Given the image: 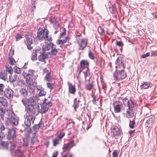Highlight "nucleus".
Instances as JSON below:
<instances>
[{"mask_svg": "<svg viewBox=\"0 0 157 157\" xmlns=\"http://www.w3.org/2000/svg\"><path fill=\"white\" fill-rule=\"evenodd\" d=\"M127 76L126 73L124 71V69H117L113 74L114 79L117 81L123 79Z\"/></svg>", "mask_w": 157, "mask_h": 157, "instance_id": "obj_8", "label": "nucleus"}, {"mask_svg": "<svg viewBox=\"0 0 157 157\" xmlns=\"http://www.w3.org/2000/svg\"><path fill=\"white\" fill-rule=\"evenodd\" d=\"M92 97L93 98V99L92 100V102L94 104H96V101H97V98L96 96H92Z\"/></svg>", "mask_w": 157, "mask_h": 157, "instance_id": "obj_56", "label": "nucleus"}, {"mask_svg": "<svg viewBox=\"0 0 157 157\" xmlns=\"http://www.w3.org/2000/svg\"><path fill=\"white\" fill-rule=\"evenodd\" d=\"M44 39L47 40L49 41H51L52 40V37L51 36H50L48 38V37L46 38H45Z\"/></svg>", "mask_w": 157, "mask_h": 157, "instance_id": "obj_62", "label": "nucleus"}, {"mask_svg": "<svg viewBox=\"0 0 157 157\" xmlns=\"http://www.w3.org/2000/svg\"><path fill=\"white\" fill-rule=\"evenodd\" d=\"M98 33L101 35H103L104 34V30L101 26H99L98 29Z\"/></svg>", "mask_w": 157, "mask_h": 157, "instance_id": "obj_38", "label": "nucleus"}, {"mask_svg": "<svg viewBox=\"0 0 157 157\" xmlns=\"http://www.w3.org/2000/svg\"><path fill=\"white\" fill-rule=\"evenodd\" d=\"M61 141V140H59L57 137L55 138L52 140L53 146H56L58 144H59V142Z\"/></svg>", "mask_w": 157, "mask_h": 157, "instance_id": "obj_32", "label": "nucleus"}, {"mask_svg": "<svg viewBox=\"0 0 157 157\" xmlns=\"http://www.w3.org/2000/svg\"><path fill=\"white\" fill-rule=\"evenodd\" d=\"M5 87L4 85L2 84H0V95L3 94L4 92L3 89Z\"/></svg>", "mask_w": 157, "mask_h": 157, "instance_id": "obj_39", "label": "nucleus"}, {"mask_svg": "<svg viewBox=\"0 0 157 157\" xmlns=\"http://www.w3.org/2000/svg\"><path fill=\"white\" fill-rule=\"evenodd\" d=\"M32 122L33 123L34 122V121L33 122V121H32L31 122ZM24 125L22 124V125L23 127V129H22L21 130L22 131L23 130L24 131H25L26 130L28 133H32L33 134H34L35 135H36V132H37L38 130L39 129V128L41 127L42 126H43L44 125L42 123L40 122H39L38 124H36L33 127V131L32 130V129L30 128L31 125H30L29 127L27 128L25 124V122H24ZM30 125H31V124Z\"/></svg>", "mask_w": 157, "mask_h": 157, "instance_id": "obj_6", "label": "nucleus"}, {"mask_svg": "<svg viewBox=\"0 0 157 157\" xmlns=\"http://www.w3.org/2000/svg\"><path fill=\"white\" fill-rule=\"evenodd\" d=\"M151 56H157V53L156 52L154 51H152L151 52Z\"/></svg>", "mask_w": 157, "mask_h": 157, "instance_id": "obj_58", "label": "nucleus"}, {"mask_svg": "<svg viewBox=\"0 0 157 157\" xmlns=\"http://www.w3.org/2000/svg\"><path fill=\"white\" fill-rule=\"evenodd\" d=\"M83 73L84 74V76L86 81H90L89 79L88 80H87V77L90 76V72L89 71V68H86V69H85V71H83Z\"/></svg>", "mask_w": 157, "mask_h": 157, "instance_id": "obj_28", "label": "nucleus"}, {"mask_svg": "<svg viewBox=\"0 0 157 157\" xmlns=\"http://www.w3.org/2000/svg\"><path fill=\"white\" fill-rule=\"evenodd\" d=\"M47 86L48 88L52 90L55 86L54 84L52 83H47Z\"/></svg>", "mask_w": 157, "mask_h": 157, "instance_id": "obj_43", "label": "nucleus"}, {"mask_svg": "<svg viewBox=\"0 0 157 157\" xmlns=\"http://www.w3.org/2000/svg\"><path fill=\"white\" fill-rule=\"evenodd\" d=\"M37 141V140L36 139V138L34 136L33 137H32L31 139V145H33L34 144L35 142Z\"/></svg>", "mask_w": 157, "mask_h": 157, "instance_id": "obj_45", "label": "nucleus"}, {"mask_svg": "<svg viewBox=\"0 0 157 157\" xmlns=\"http://www.w3.org/2000/svg\"><path fill=\"white\" fill-rule=\"evenodd\" d=\"M150 53L149 52H147V53L146 54H144L143 55H142L141 56V57L142 58H146L148 56L150 55Z\"/></svg>", "mask_w": 157, "mask_h": 157, "instance_id": "obj_52", "label": "nucleus"}, {"mask_svg": "<svg viewBox=\"0 0 157 157\" xmlns=\"http://www.w3.org/2000/svg\"><path fill=\"white\" fill-rule=\"evenodd\" d=\"M75 146V144L74 143V141H71L67 144H65L63 147V151L61 153L62 156L61 157H72L73 155L71 154H70L69 155L67 156L69 153L68 151V150L70 149L71 148Z\"/></svg>", "mask_w": 157, "mask_h": 157, "instance_id": "obj_4", "label": "nucleus"}, {"mask_svg": "<svg viewBox=\"0 0 157 157\" xmlns=\"http://www.w3.org/2000/svg\"><path fill=\"white\" fill-rule=\"evenodd\" d=\"M55 21H56V20L55 19V18H52V17H51L50 19V21L51 22V23H54Z\"/></svg>", "mask_w": 157, "mask_h": 157, "instance_id": "obj_64", "label": "nucleus"}, {"mask_svg": "<svg viewBox=\"0 0 157 157\" xmlns=\"http://www.w3.org/2000/svg\"><path fill=\"white\" fill-rule=\"evenodd\" d=\"M68 91L69 92L73 94H75L76 92V89L75 86L73 85L71 83L68 82Z\"/></svg>", "mask_w": 157, "mask_h": 157, "instance_id": "obj_17", "label": "nucleus"}, {"mask_svg": "<svg viewBox=\"0 0 157 157\" xmlns=\"http://www.w3.org/2000/svg\"><path fill=\"white\" fill-rule=\"evenodd\" d=\"M11 76L12 75H10L9 76V80L11 82H13L16 81L17 76V75H15L12 77Z\"/></svg>", "mask_w": 157, "mask_h": 157, "instance_id": "obj_31", "label": "nucleus"}, {"mask_svg": "<svg viewBox=\"0 0 157 157\" xmlns=\"http://www.w3.org/2000/svg\"><path fill=\"white\" fill-rule=\"evenodd\" d=\"M66 43V41L64 40H58L57 41L56 44H57L59 45L61 44H63Z\"/></svg>", "mask_w": 157, "mask_h": 157, "instance_id": "obj_49", "label": "nucleus"}, {"mask_svg": "<svg viewBox=\"0 0 157 157\" xmlns=\"http://www.w3.org/2000/svg\"><path fill=\"white\" fill-rule=\"evenodd\" d=\"M50 48L48 44L43 45L42 47L43 52H45L46 51H48L50 50Z\"/></svg>", "mask_w": 157, "mask_h": 157, "instance_id": "obj_36", "label": "nucleus"}, {"mask_svg": "<svg viewBox=\"0 0 157 157\" xmlns=\"http://www.w3.org/2000/svg\"><path fill=\"white\" fill-rule=\"evenodd\" d=\"M15 145L14 144V143L11 144L10 146V150L11 151H13L15 149Z\"/></svg>", "mask_w": 157, "mask_h": 157, "instance_id": "obj_50", "label": "nucleus"}, {"mask_svg": "<svg viewBox=\"0 0 157 157\" xmlns=\"http://www.w3.org/2000/svg\"><path fill=\"white\" fill-rule=\"evenodd\" d=\"M25 38L26 39V41H27L26 44H33V40L31 38L29 37L28 36H26Z\"/></svg>", "mask_w": 157, "mask_h": 157, "instance_id": "obj_42", "label": "nucleus"}, {"mask_svg": "<svg viewBox=\"0 0 157 157\" xmlns=\"http://www.w3.org/2000/svg\"><path fill=\"white\" fill-rule=\"evenodd\" d=\"M28 142L27 141H24V143L22 145V146L24 147H28Z\"/></svg>", "mask_w": 157, "mask_h": 157, "instance_id": "obj_57", "label": "nucleus"}, {"mask_svg": "<svg viewBox=\"0 0 157 157\" xmlns=\"http://www.w3.org/2000/svg\"><path fill=\"white\" fill-rule=\"evenodd\" d=\"M65 134L64 132L60 133L59 135L57 137L61 140L62 138L64 136Z\"/></svg>", "mask_w": 157, "mask_h": 157, "instance_id": "obj_48", "label": "nucleus"}, {"mask_svg": "<svg viewBox=\"0 0 157 157\" xmlns=\"http://www.w3.org/2000/svg\"><path fill=\"white\" fill-rule=\"evenodd\" d=\"M136 118H133V119L132 120H129V126L131 128H135L136 125Z\"/></svg>", "mask_w": 157, "mask_h": 157, "instance_id": "obj_27", "label": "nucleus"}, {"mask_svg": "<svg viewBox=\"0 0 157 157\" xmlns=\"http://www.w3.org/2000/svg\"><path fill=\"white\" fill-rule=\"evenodd\" d=\"M37 54L36 53L33 52L32 54L31 59L33 60H36L37 59Z\"/></svg>", "mask_w": 157, "mask_h": 157, "instance_id": "obj_41", "label": "nucleus"}, {"mask_svg": "<svg viewBox=\"0 0 157 157\" xmlns=\"http://www.w3.org/2000/svg\"><path fill=\"white\" fill-rule=\"evenodd\" d=\"M23 35L20 34H18L15 36L16 41H17L22 38Z\"/></svg>", "mask_w": 157, "mask_h": 157, "instance_id": "obj_47", "label": "nucleus"}, {"mask_svg": "<svg viewBox=\"0 0 157 157\" xmlns=\"http://www.w3.org/2000/svg\"><path fill=\"white\" fill-rule=\"evenodd\" d=\"M94 85L93 82H90L89 84H86L85 86V88L88 91L90 90L93 87Z\"/></svg>", "mask_w": 157, "mask_h": 157, "instance_id": "obj_29", "label": "nucleus"}, {"mask_svg": "<svg viewBox=\"0 0 157 157\" xmlns=\"http://www.w3.org/2000/svg\"><path fill=\"white\" fill-rule=\"evenodd\" d=\"M118 154L117 152V151H114L113 153V157H117Z\"/></svg>", "mask_w": 157, "mask_h": 157, "instance_id": "obj_55", "label": "nucleus"}, {"mask_svg": "<svg viewBox=\"0 0 157 157\" xmlns=\"http://www.w3.org/2000/svg\"><path fill=\"white\" fill-rule=\"evenodd\" d=\"M35 71L33 70L29 69L28 73L25 71H23L22 73V74L25 79L26 82L29 86H31L34 83L32 77Z\"/></svg>", "mask_w": 157, "mask_h": 157, "instance_id": "obj_7", "label": "nucleus"}, {"mask_svg": "<svg viewBox=\"0 0 157 157\" xmlns=\"http://www.w3.org/2000/svg\"><path fill=\"white\" fill-rule=\"evenodd\" d=\"M88 56L90 59H95V56H94L93 53L90 51H89Z\"/></svg>", "mask_w": 157, "mask_h": 157, "instance_id": "obj_44", "label": "nucleus"}, {"mask_svg": "<svg viewBox=\"0 0 157 157\" xmlns=\"http://www.w3.org/2000/svg\"><path fill=\"white\" fill-rule=\"evenodd\" d=\"M0 102L4 107L7 106L8 105L7 101L3 97L2 98L0 97Z\"/></svg>", "mask_w": 157, "mask_h": 157, "instance_id": "obj_26", "label": "nucleus"}, {"mask_svg": "<svg viewBox=\"0 0 157 157\" xmlns=\"http://www.w3.org/2000/svg\"><path fill=\"white\" fill-rule=\"evenodd\" d=\"M13 70L14 72L17 74H21V68L18 67L16 66L13 67Z\"/></svg>", "mask_w": 157, "mask_h": 157, "instance_id": "obj_35", "label": "nucleus"}, {"mask_svg": "<svg viewBox=\"0 0 157 157\" xmlns=\"http://www.w3.org/2000/svg\"><path fill=\"white\" fill-rule=\"evenodd\" d=\"M111 132L114 136H121L122 133L121 129L116 126H113L111 128Z\"/></svg>", "mask_w": 157, "mask_h": 157, "instance_id": "obj_15", "label": "nucleus"}, {"mask_svg": "<svg viewBox=\"0 0 157 157\" xmlns=\"http://www.w3.org/2000/svg\"><path fill=\"white\" fill-rule=\"evenodd\" d=\"M137 108L134 105L128 107L126 112L123 113L124 116L128 119L136 118Z\"/></svg>", "mask_w": 157, "mask_h": 157, "instance_id": "obj_5", "label": "nucleus"}, {"mask_svg": "<svg viewBox=\"0 0 157 157\" xmlns=\"http://www.w3.org/2000/svg\"><path fill=\"white\" fill-rule=\"evenodd\" d=\"M29 91L30 93H33L35 92V90L33 88L31 87H29Z\"/></svg>", "mask_w": 157, "mask_h": 157, "instance_id": "obj_60", "label": "nucleus"}, {"mask_svg": "<svg viewBox=\"0 0 157 157\" xmlns=\"http://www.w3.org/2000/svg\"><path fill=\"white\" fill-rule=\"evenodd\" d=\"M155 120V117H152L147 120L146 122V125L147 127H149L153 124Z\"/></svg>", "mask_w": 157, "mask_h": 157, "instance_id": "obj_20", "label": "nucleus"}, {"mask_svg": "<svg viewBox=\"0 0 157 157\" xmlns=\"http://www.w3.org/2000/svg\"><path fill=\"white\" fill-rule=\"evenodd\" d=\"M123 58L121 57H118L116 62V67L117 69H124L125 66L123 63Z\"/></svg>", "mask_w": 157, "mask_h": 157, "instance_id": "obj_13", "label": "nucleus"}, {"mask_svg": "<svg viewBox=\"0 0 157 157\" xmlns=\"http://www.w3.org/2000/svg\"><path fill=\"white\" fill-rule=\"evenodd\" d=\"M20 94L21 96L24 97L21 101L25 106L26 115L25 120V124L27 128L29 127L31 125L32 121H33L35 117L34 115H37L36 110L35 107L36 106V101L32 97L29 98H25L28 95L27 90L25 88H22L19 91Z\"/></svg>", "mask_w": 157, "mask_h": 157, "instance_id": "obj_1", "label": "nucleus"}, {"mask_svg": "<svg viewBox=\"0 0 157 157\" xmlns=\"http://www.w3.org/2000/svg\"><path fill=\"white\" fill-rule=\"evenodd\" d=\"M51 52L52 55L56 56L58 53V51L56 49H53L51 50Z\"/></svg>", "mask_w": 157, "mask_h": 157, "instance_id": "obj_46", "label": "nucleus"}, {"mask_svg": "<svg viewBox=\"0 0 157 157\" xmlns=\"http://www.w3.org/2000/svg\"><path fill=\"white\" fill-rule=\"evenodd\" d=\"M5 130H7L5 134L6 139L10 142L15 141L17 136L16 128L7 126L5 127L3 124H2L0 127V139H2L5 136V134L3 132Z\"/></svg>", "mask_w": 157, "mask_h": 157, "instance_id": "obj_2", "label": "nucleus"}, {"mask_svg": "<svg viewBox=\"0 0 157 157\" xmlns=\"http://www.w3.org/2000/svg\"><path fill=\"white\" fill-rule=\"evenodd\" d=\"M84 69H85V67H81L80 65V66H78V70L79 71V74H80L81 72H82Z\"/></svg>", "mask_w": 157, "mask_h": 157, "instance_id": "obj_51", "label": "nucleus"}, {"mask_svg": "<svg viewBox=\"0 0 157 157\" xmlns=\"http://www.w3.org/2000/svg\"><path fill=\"white\" fill-rule=\"evenodd\" d=\"M5 113V110L2 108L0 107V114L4 115Z\"/></svg>", "mask_w": 157, "mask_h": 157, "instance_id": "obj_54", "label": "nucleus"}, {"mask_svg": "<svg viewBox=\"0 0 157 157\" xmlns=\"http://www.w3.org/2000/svg\"><path fill=\"white\" fill-rule=\"evenodd\" d=\"M141 84L142 85L140 86V89H147L149 87H151L152 85L151 83L146 82H144L143 83Z\"/></svg>", "mask_w": 157, "mask_h": 157, "instance_id": "obj_19", "label": "nucleus"}, {"mask_svg": "<svg viewBox=\"0 0 157 157\" xmlns=\"http://www.w3.org/2000/svg\"><path fill=\"white\" fill-rule=\"evenodd\" d=\"M4 93L5 97L8 99L12 98L13 96V91L9 87L5 89Z\"/></svg>", "mask_w": 157, "mask_h": 157, "instance_id": "obj_14", "label": "nucleus"}, {"mask_svg": "<svg viewBox=\"0 0 157 157\" xmlns=\"http://www.w3.org/2000/svg\"><path fill=\"white\" fill-rule=\"evenodd\" d=\"M109 12L113 13V16L117 17L118 14V12L117 10V9L115 5H110L109 7Z\"/></svg>", "mask_w": 157, "mask_h": 157, "instance_id": "obj_18", "label": "nucleus"}, {"mask_svg": "<svg viewBox=\"0 0 157 157\" xmlns=\"http://www.w3.org/2000/svg\"><path fill=\"white\" fill-rule=\"evenodd\" d=\"M48 57V54L46 53L45 52H42L39 56L38 60L40 61H43L44 59H47Z\"/></svg>", "mask_w": 157, "mask_h": 157, "instance_id": "obj_21", "label": "nucleus"}, {"mask_svg": "<svg viewBox=\"0 0 157 157\" xmlns=\"http://www.w3.org/2000/svg\"><path fill=\"white\" fill-rule=\"evenodd\" d=\"M13 116H12L8 118L5 122L6 126L14 127L13 126H17L18 123V118L13 113Z\"/></svg>", "mask_w": 157, "mask_h": 157, "instance_id": "obj_9", "label": "nucleus"}, {"mask_svg": "<svg viewBox=\"0 0 157 157\" xmlns=\"http://www.w3.org/2000/svg\"><path fill=\"white\" fill-rule=\"evenodd\" d=\"M113 105L115 113H120L121 111L123 109V108L121 109V107L123 105L122 103L120 101H117L115 104H113Z\"/></svg>", "mask_w": 157, "mask_h": 157, "instance_id": "obj_16", "label": "nucleus"}, {"mask_svg": "<svg viewBox=\"0 0 157 157\" xmlns=\"http://www.w3.org/2000/svg\"><path fill=\"white\" fill-rule=\"evenodd\" d=\"M88 40L86 38L79 39L77 42L79 46V50H83L86 46Z\"/></svg>", "mask_w": 157, "mask_h": 157, "instance_id": "obj_11", "label": "nucleus"}, {"mask_svg": "<svg viewBox=\"0 0 157 157\" xmlns=\"http://www.w3.org/2000/svg\"><path fill=\"white\" fill-rule=\"evenodd\" d=\"M46 94V92L45 90V89L40 91L38 93L39 96H45Z\"/></svg>", "mask_w": 157, "mask_h": 157, "instance_id": "obj_37", "label": "nucleus"}, {"mask_svg": "<svg viewBox=\"0 0 157 157\" xmlns=\"http://www.w3.org/2000/svg\"><path fill=\"white\" fill-rule=\"evenodd\" d=\"M52 79L51 72L47 73L44 78V79L48 82H50Z\"/></svg>", "mask_w": 157, "mask_h": 157, "instance_id": "obj_30", "label": "nucleus"}, {"mask_svg": "<svg viewBox=\"0 0 157 157\" xmlns=\"http://www.w3.org/2000/svg\"><path fill=\"white\" fill-rule=\"evenodd\" d=\"M11 56L10 57V56L9 55V63L10 65H13L14 63H15V61L14 59L13 58H11Z\"/></svg>", "mask_w": 157, "mask_h": 157, "instance_id": "obj_40", "label": "nucleus"}, {"mask_svg": "<svg viewBox=\"0 0 157 157\" xmlns=\"http://www.w3.org/2000/svg\"><path fill=\"white\" fill-rule=\"evenodd\" d=\"M6 73L8 72V73H10V75H12V73L13 72L12 67L8 65L6 67Z\"/></svg>", "mask_w": 157, "mask_h": 157, "instance_id": "obj_33", "label": "nucleus"}, {"mask_svg": "<svg viewBox=\"0 0 157 157\" xmlns=\"http://www.w3.org/2000/svg\"><path fill=\"white\" fill-rule=\"evenodd\" d=\"M31 44H26L27 48L29 50H30L32 49L33 48V47H31Z\"/></svg>", "mask_w": 157, "mask_h": 157, "instance_id": "obj_61", "label": "nucleus"}, {"mask_svg": "<svg viewBox=\"0 0 157 157\" xmlns=\"http://www.w3.org/2000/svg\"><path fill=\"white\" fill-rule=\"evenodd\" d=\"M48 30L46 29H39L37 33V38L39 40L46 38L48 37Z\"/></svg>", "mask_w": 157, "mask_h": 157, "instance_id": "obj_10", "label": "nucleus"}, {"mask_svg": "<svg viewBox=\"0 0 157 157\" xmlns=\"http://www.w3.org/2000/svg\"><path fill=\"white\" fill-rule=\"evenodd\" d=\"M154 18L157 19V13H152Z\"/></svg>", "mask_w": 157, "mask_h": 157, "instance_id": "obj_63", "label": "nucleus"}, {"mask_svg": "<svg viewBox=\"0 0 157 157\" xmlns=\"http://www.w3.org/2000/svg\"><path fill=\"white\" fill-rule=\"evenodd\" d=\"M89 63L87 60H82L81 61L80 63L81 67H85V69H86V68H89Z\"/></svg>", "mask_w": 157, "mask_h": 157, "instance_id": "obj_22", "label": "nucleus"}, {"mask_svg": "<svg viewBox=\"0 0 157 157\" xmlns=\"http://www.w3.org/2000/svg\"><path fill=\"white\" fill-rule=\"evenodd\" d=\"M36 87L37 88V89L39 91H40V90H42L43 89H44V88H43L41 86V85H37L36 86Z\"/></svg>", "mask_w": 157, "mask_h": 157, "instance_id": "obj_53", "label": "nucleus"}, {"mask_svg": "<svg viewBox=\"0 0 157 157\" xmlns=\"http://www.w3.org/2000/svg\"><path fill=\"white\" fill-rule=\"evenodd\" d=\"M119 99L120 100L121 99L122 101L123 105L125 106L130 107L134 105L135 104L133 101L131 99L128 100L126 97L122 98L120 97Z\"/></svg>", "mask_w": 157, "mask_h": 157, "instance_id": "obj_12", "label": "nucleus"}, {"mask_svg": "<svg viewBox=\"0 0 157 157\" xmlns=\"http://www.w3.org/2000/svg\"><path fill=\"white\" fill-rule=\"evenodd\" d=\"M80 102V101L79 100H78L77 101V98H76L74 99V103L72 105V107L74 108V109L75 110V111H76V109L79 106V103Z\"/></svg>", "mask_w": 157, "mask_h": 157, "instance_id": "obj_23", "label": "nucleus"}, {"mask_svg": "<svg viewBox=\"0 0 157 157\" xmlns=\"http://www.w3.org/2000/svg\"><path fill=\"white\" fill-rule=\"evenodd\" d=\"M7 77V73L6 71H2L0 72V78L6 80Z\"/></svg>", "mask_w": 157, "mask_h": 157, "instance_id": "obj_24", "label": "nucleus"}, {"mask_svg": "<svg viewBox=\"0 0 157 157\" xmlns=\"http://www.w3.org/2000/svg\"><path fill=\"white\" fill-rule=\"evenodd\" d=\"M0 144L3 149L6 150L8 149L9 144L8 142L0 141Z\"/></svg>", "mask_w": 157, "mask_h": 157, "instance_id": "obj_25", "label": "nucleus"}, {"mask_svg": "<svg viewBox=\"0 0 157 157\" xmlns=\"http://www.w3.org/2000/svg\"><path fill=\"white\" fill-rule=\"evenodd\" d=\"M58 155V152L57 151H56L53 153L52 157H57Z\"/></svg>", "mask_w": 157, "mask_h": 157, "instance_id": "obj_59", "label": "nucleus"}, {"mask_svg": "<svg viewBox=\"0 0 157 157\" xmlns=\"http://www.w3.org/2000/svg\"><path fill=\"white\" fill-rule=\"evenodd\" d=\"M52 99V98L50 96L47 98H45L43 102L40 104L41 109H38V112L42 114L46 113L52 105L51 102Z\"/></svg>", "mask_w": 157, "mask_h": 157, "instance_id": "obj_3", "label": "nucleus"}, {"mask_svg": "<svg viewBox=\"0 0 157 157\" xmlns=\"http://www.w3.org/2000/svg\"><path fill=\"white\" fill-rule=\"evenodd\" d=\"M116 45L119 46V47H121L120 48V51H121L122 50V47L124 46V44L123 42L121 41H118L117 40H116Z\"/></svg>", "mask_w": 157, "mask_h": 157, "instance_id": "obj_34", "label": "nucleus"}]
</instances>
